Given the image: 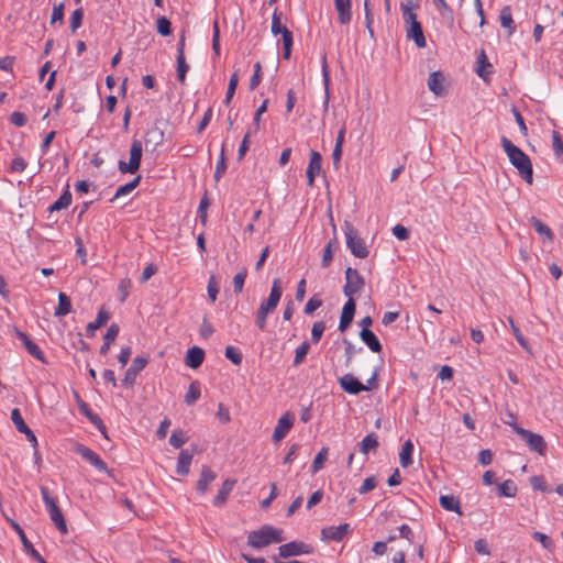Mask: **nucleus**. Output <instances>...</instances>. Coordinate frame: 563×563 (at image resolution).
<instances>
[{
  "instance_id": "obj_60",
  "label": "nucleus",
  "mask_w": 563,
  "mask_h": 563,
  "mask_svg": "<svg viewBox=\"0 0 563 563\" xmlns=\"http://www.w3.org/2000/svg\"><path fill=\"white\" fill-rule=\"evenodd\" d=\"M324 330L325 324L323 322H314L311 329V341L313 343H318L321 340Z\"/></svg>"
},
{
  "instance_id": "obj_52",
  "label": "nucleus",
  "mask_w": 563,
  "mask_h": 563,
  "mask_svg": "<svg viewBox=\"0 0 563 563\" xmlns=\"http://www.w3.org/2000/svg\"><path fill=\"white\" fill-rule=\"evenodd\" d=\"M225 170H227V162H225V154H224V145H222L220 157L217 162L216 170H214L216 180H219L223 176Z\"/></svg>"
},
{
  "instance_id": "obj_28",
  "label": "nucleus",
  "mask_w": 563,
  "mask_h": 563,
  "mask_svg": "<svg viewBox=\"0 0 563 563\" xmlns=\"http://www.w3.org/2000/svg\"><path fill=\"white\" fill-rule=\"evenodd\" d=\"M444 76L441 71H433L428 78V88L437 96L444 93L443 87Z\"/></svg>"
},
{
  "instance_id": "obj_29",
  "label": "nucleus",
  "mask_w": 563,
  "mask_h": 563,
  "mask_svg": "<svg viewBox=\"0 0 563 563\" xmlns=\"http://www.w3.org/2000/svg\"><path fill=\"white\" fill-rule=\"evenodd\" d=\"M110 319V314L104 309H100L97 319L93 322L88 323L86 328V333L88 336H93L96 333V330L107 324V322Z\"/></svg>"
},
{
  "instance_id": "obj_47",
  "label": "nucleus",
  "mask_w": 563,
  "mask_h": 563,
  "mask_svg": "<svg viewBox=\"0 0 563 563\" xmlns=\"http://www.w3.org/2000/svg\"><path fill=\"white\" fill-rule=\"evenodd\" d=\"M309 349H310V344L307 341H305L300 345H298V347L296 349V352H295L294 366H298L305 361V358L309 352Z\"/></svg>"
},
{
  "instance_id": "obj_40",
  "label": "nucleus",
  "mask_w": 563,
  "mask_h": 563,
  "mask_svg": "<svg viewBox=\"0 0 563 563\" xmlns=\"http://www.w3.org/2000/svg\"><path fill=\"white\" fill-rule=\"evenodd\" d=\"M200 395V384L198 380H195L189 385L188 391L185 395V402L191 406L199 399Z\"/></svg>"
},
{
  "instance_id": "obj_15",
  "label": "nucleus",
  "mask_w": 563,
  "mask_h": 563,
  "mask_svg": "<svg viewBox=\"0 0 563 563\" xmlns=\"http://www.w3.org/2000/svg\"><path fill=\"white\" fill-rule=\"evenodd\" d=\"M76 452L86 461H88L91 465H93L100 472H109V468L106 462L91 449L79 444L76 449Z\"/></svg>"
},
{
  "instance_id": "obj_48",
  "label": "nucleus",
  "mask_w": 563,
  "mask_h": 563,
  "mask_svg": "<svg viewBox=\"0 0 563 563\" xmlns=\"http://www.w3.org/2000/svg\"><path fill=\"white\" fill-rule=\"evenodd\" d=\"M163 132L157 128L151 129L146 132L145 144L154 143V146H158L163 142Z\"/></svg>"
},
{
  "instance_id": "obj_58",
  "label": "nucleus",
  "mask_w": 563,
  "mask_h": 563,
  "mask_svg": "<svg viewBox=\"0 0 563 563\" xmlns=\"http://www.w3.org/2000/svg\"><path fill=\"white\" fill-rule=\"evenodd\" d=\"M552 148L558 157L563 155V141L561 134L558 131L552 132Z\"/></svg>"
},
{
  "instance_id": "obj_53",
  "label": "nucleus",
  "mask_w": 563,
  "mask_h": 563,
  "mask_svg": "<svg viewBox=\"0 0 563 563\" xmlns=\"http://www.w3.org/2000/svg\"><path fill=\"white\" fill-rule=\"evenodd\" d=\"M292 43H294L292 33L290 31H286L284 33V40H283V57L285 59L290 58Z\"/></svg>"
},
{
  "instance_id": "obj_5",
  "label": "nucleus",
  "mask_w": 563,
  "mask_h": 563,
  "mask_svg": "<svg viewBox=\"0 0 563 563\" xmlns=\"http://www.w3.org/2000/svg\"><path fill=\"white\" fill-rule=\"evenodd\" d=\"M343 230L346 239V246L351 253L355 257L366 258L369 254L368 249L365 245L364 240L358 236L357 230L353 227V224L345 221Z\"/></svg>"
},
{
  "instance_id": "obj_30",
  "label": "nucleus",
  "mask_w": 563,
  "mask_h": 563,
  "mask_svg": "<svg viewBox=\"0 0 563 563\" xmlns=\"http://www.w3.org/2000/svg\"><path fill=\"white\" fill-rule=\"evenodd\" d=\"M439 503L443 509L462 515L460 500L455 496L441 495L439 498Z\"/></svg>"
},
{
  "instance_id": "obj_27",
  "label": "nucleus",
  "mask_w": 563,
  "mask_h": 563,
  "mask_svg": "<svg viewBox=\"0 0 563 563\" xmlns=\"http://www.w3.org/2000/svg\"><path fill=\"white\" fill-rule=\"evenodd\" d=\"M194 454L188 450H181L178 455L176 472L178 475L185 476L189 473Z\"/></svg>"
},
{
  "instance_id": "obj_54",
  "label": "nucleus",
  "mask_w": 563,
  "mask_h": 563,
  "mask_svg": "<svg viewBox=\"0 0 563 563\" xmlns=\"http://www.w3.org/2000/svg\"><path fill=\"white\" fill-rule=\"evenodd\" d=\"M530 484L533 489L540 490L543 493H549L551 489L547 482L544 481L543 476L534 475L530 478Z\"/></svg>"
},
{
  "instance_id": "obj_16",
  "label": "nucleus",
  "mask_w": 563,
  "mask_h": 563,
  "mask_svg": "<svg viewBox=\"0 0 563 563\" xmlns=\"http://www.w3.org/2000/svg\"><path fill=\"white\" fill-rule=\"evenodd\" d=\"M340 387L347 394L358 395L365 391L364 384L361 383L353 374H345L339 378Z\"/></svg>"
},
{
  "instance_id": "obj_6",
  "label": "nucleus",
  "mask_w": 563,
  "mask_h": 563,
  "mask_svg": "<svg viewBox=\"0 0 563 563\" xmlns=\"http://www.w3.org/2000/svg\"><path fill=\"white\" fill-rule=\"evenodd\" d=\"M143 154V145L142 141L139 139H134L131 143L130 147V159L128 163L124 161H119L118 168L122 174H135L141 166Z\"/></svg>"
},
{
  "instance_id": "obj_4",
  "label": "nucleus",
  "mask_w": 563,
  "mask_h": 563,
  "mask_svg": "<svg viewBox=\"0 0 563 563\" xmlns=\"http://www.w3.org/2000/svg\"><path fill=\"white\" fill-rule=\"evenodd\" d=\"M40 490L52 522L60 533L67 534L68 529L66 520L60 508L57 506L56 499L51 495L47 487L41 486Z\"/></svg>"
},
{
  "instance_id": "obj_3",
  "label": "nucleus",
  "mask_w": 563,
  "mask_h": 563,
  "mask_svg": "<svg viewBox=\"0 0 563 563\" xmlns=\"http://www.w3.org/2000/svg\"><path fill=\"white\" fill-rule=\"evenodd\" d=\"M400 10L402 19L406 25V36L408 40H412L419 48L427 46V41L423 34L422 25L417 19V14L413 12L409 3H401Z\"/></svg>"
},
{
  "instance_id": "obj_57",
  "label": "nucleus",
  "mask_w": 563,
  "mask_h": 563,
  "mask_svg": "<svg viewBox=\"0 0 563 563\" xmlns=\"http://www.w3.org/2000/svg\"><path fill=\"white\" fill-rule=\"evenodd\" d=\"M246 276L247 271L244 268L233 277V286L235 294H240L243 290Z\"/></svg>"
},
{
  "instance_id": "obj_56",
  "label": "nucleus",
  "mask_w": 563,
  "mask_h": 563,
  "mask_svg": "<svg viewBox=\"0 0 563 563\" xmlns=\"http://www.w3.org/2000/svg\"><path fill=\"white\" fill-rule=\"evenodd\" d=\"M207 290L209 299L211 300V302H214L219 294V283L213 275L208 280Z\"/></svg>"
},
{
  "instance_id": "obj_23",
  "label": "nucleus",
  "mask_w": 563,
  "mask_h": 563,
  "mask_svg": "<svg viewBox=\"0 0 563 563\" xmlns=\"http://www.w3.org/2000/svg\"><path fill=\"white\" fill-rule=\"evenodd\" d=\"M217 477L216 472H213L208 466H202L200 477L197 483V492L200 494H206L208 490L209 484H211Z\"/></svg>"
},
{
  "instance_id": "obj_32",
  "label": "nucleus",
  "mask_w": 563,
  "mask_h": 563,
  "mask_svg": "<svg viewBox=\"0 0 563 563\" xmlns=\"http://www.w3.org/2000/svg\"><path fill=\"white\" fill-rule=\"evenodd\" d=\"M499 20L501 26L508 29V33L511 35L516 30V24L514 22L511 9L509 5H506L501 9Z\"/></svg>"
},
{
  "instance_id": "obj_19",
  "label": "nucleus",
  "mask_w": 563,
  "mask_h": 563,
  "mask_svg": "<svg viewBox=\"0 0 563 563\" xmlns=\"http://www.w3.org/2000/svg\"><path fill=\"white\" fill-rule=\"evenodd\" d=\"M12 528L16 531L19 534L21 542L24 547V550L37 562L45 563L43 556L34 549L31 541L26 538L24 530L21 528V526L14 521L11 522Z\"/></svg>"
},
{
  "instance_id": "obj_7",
  "label": "nucleus",
  "mask_w": 563,
  "mask_h": 563,
  "mask_svg": "<svg viewBox=\"0 0 563 563\" xmlns=\"http://www.w3.org/2000/svg\"><path fill=\"white\" fill-rule=\"evenodd\" d=\"M364 285L365 280L358 271L347 267L345 271V285L343 287L344 295L349 298H353L354 295L363 289Z\"/></svg>"
},
{
  "instance_id": "obj_10",
  "label": "nucleus",
  "mask_w": 563,
  "mask_h": 563,
  "mask_svg": "<svg viewBox=\"0 0 563 563\" xmlns=\"http://www.w3.org/2000/svg\"><path fill=\"white\" fill-rule=\"evenodd\" d=\"M351 531L349 523H342L340 526H330L321 530V539L323 541H342L346 534Z\"/></svg>"
},
{
  "instance_id": "obj_8",
  "label": "nucleus",
  "mask_w": 563,
  "mask_h": 563,
  "mask_svg": "<svg viewBox=\"0 0 563 563\" xmlns=\"http://www.w3.org/2000/svg\"><path fill=\"white\" fill-rule=\"evenodd\" d=\"M514 430L517 434H519L523 440H526L527 444L529 445L530 450L538 452L539 454L543 455L547 450V444L544 439L537 433H533L529 430H526L521 427L515 426Z\"/></svg>"
},
{
  "instance_id": "obj_59",
  "label": "nucleus",
  "mask_w": 563,
  "mask_h": 563,
  "mask_svg": "<svg viewBox=\"0 0 563 563\" xmlns=\"http://www.w3.org/2000/svg\"><path fill=\"white\" fill-rule=\"evenodd\" d=\"M82 18H84L82 8H78L73 12V14L70 16V29L73 32H75L77 29L80 27V25L82 23Z\"/></svg>"
},
{
  "instance_id": "obj_31",
  "label": "nucleus",
  "mask_w": 563,
  "mask_h": 563,
  "mask_svg": "<svg viewBox=\"0 0 563 563\" xmlns=\"http://www.w3.org/2000/svg\"><path fill=\"white\" fill-rule=\"evenodd\" d=\"M413 443L410 440H407L399 453V462L402 467H408L412 464V453H413Z\"/></svg>"
},
{
  "instance_id": "obj_34",
  "label": "nucleus",
  "mask_w": 563,
  "mask_h": 563,
  "mask_svg": "<svg viewBox=\"0 0 563 563\" xmlns=\"http://www.w3.org/2000/svg\"><path fill=\"white\" fill-rule=\"evenodd\" d=\"M274 310L272 308H268L267 306H265L264 302H262L260 305V308L256 312V318H255V323L257 325V328L261 330V331H265L266 330V325H267V316L269 313H272Z\"/></svg>"
},
{
  "instance_id": "obj_55",
  "label": "nucleus",
  "mask_w": 563,
  "mask_h": 563,
  "mask_svg": "<svg viewBox=\"0 0 563 563\" xmlns=\"http://www.w3.org/2000/svg\"><path fill=\"white\" fill-rule=\"evenodd\" d=\"M322 299L318 295H313L305 306V313L312 314L317 309L322 306Z\"/></svg>"
},
{
  "instance_id": "obj_22",
  "label": "nucleus",
  "mask_w": 563,
  "mask_h": 563,
  "mask_svg": "<svg viewBox=\"0 0 563 563\" xmlns=\"http://www.w3.org/2000/svg\"><path fill=\"white\" fill-rule=\"evenodd\" d=\"M205 360V351L201 347L192 346L187 351L185 364L190 368H198Z\"/></svg>"
},
{
  "instance_id": "obj_18",
  "label": "nucleus",
  "mask_w": 563,
  "mask_h": 563,
  "mask_svg": "<svg viewBox=\"0 0 563 563\" xmlns=\"http://www.w3.org/2000/svg\"><path fill=\"white\" fill-rule=\"evenodd\" d=\"M79 410L101 432V434L104 438H108L107 427L104 426L101 418L90 409V407L87 402L80 400L79 401Z\"/></svg>"
},
{
  "instance_id": "obj_38",
  "label": "nucleus",
  "mask_w": 563,
  "mask_h": 563,
  "mask_svg": "<svg viewBox=\"0 0 563 563\" xmlns=\"http://www.w3.org/2000/svg\"><path fill=\"white\" fill-rule=\"evenodd\" d=\"M517 486L514 481L506 479L497 485L498 495L501 497H515L517 494Z\"/></svg>"
},
{
  "instance_id": "obj_37",
  "label": "nucleus",
  "mask_w": 563,
  "mask_h": 563,
  "mask_svg": "<svg viewBox=\"0 0 563 563\" xmlns=\"http://www.w3.org/2000/svg\"><path fill=\"white\" fill-rule=\"evenodd\" d=\"M141 178H142V176L137 175L134 179H132L128 184H125L123 186H120L117 189V191H115L113 198L111 199V201H114L115 199L132 192L139 186V184L141 181Z\"/></svg>"
},
{
  "instance_id": "obj_36",
  "label": "nucleus",
  "mask_w": 563,
  "mask_h": 563,
  "mask_svg": "<svg viewBox=\"0 0 563 563\" xmlns=\"http://www.w3.org/2000/svg\"><path fill=\"white\" fill-rule=\"evenodd\" d=\"M531 224L533 225L534 230L542 235L548 241L552 242L554 240V234L550 227H548L545 223H543L541 220H539L536 217L531 218Z\"/></svg>"
},
{
  "instance_id": "obj_63",
  "label": "nucleus",
  "mask_w": 563,
  "mask_h": 563,
  "mask_svg": "<svg viewBox=\"0 0 563 563\" xmlns=\"http://www.w3.org/2000/svg\"><path fill=\"white\" fill-rule=\"evenodd\" d=\"M27 166L26 161L22 156H15L10 166V170L13 173H23Z\"/></svg>"
},
{
  "instance_id": "obj_26",
  "label": "nucleus",
  "mask_w": 563,
  "mask_h": 563,
  "mask_svg": "<svg viewBox=\"0 0 563 563\" xmlns=\"http://www.w3.org/2000/svg\"><path fill=\"white\" fill-rule=\"evenodd\" d=\"M351 0H334L335 10L338 11L341 24H347L351 22Z\"/></svg>"
},
{
  "instance_id": "obj_46",
  "label": "nucleus",
  "mask_w": 563,
  "mask_h": 563,
  "mask_svg": "<svg viewBox=\"0 0 563 563\" xmlns=\"http://www.w3.org/2000/svg\"><path fill=\"white\" fill-rule=\"evenodd\" d=\"M187 440L188 438L186 437L185 432L180 429H177L172 432L169 443L175 449H179L187 442Z\"/></svg>"
},
{
  "instance_id": "obj_13",
  "label": "nucleus",
  "mask_w": 563,
  "mask_h": 563,
  "mask_svg": "<svg viewBox=\"0 0 563 563\" xmlns=\"http://www.w3.org/2000/svg\"><path fill=\"white\" fill-rule=\"evenodd\" d=\"M295 421V416L291 412H285L279 419L273 433V440L280 442L290 431Z\"/></svg>"
},
{
  "instance_id": "obj_21",
  "label": "nucleus",
  "mask_w": 563,
  "mask_h": 563,
  "mask_svg": "<svg viewBox=\"0 0 563 563\" xmlns=\"http://www.w3.org/2000/svg\"><path fill=\"white\" fill-rule=\"evenodd\" d=\"M476 64V73L478 77L483 78L484 80H486L488 76H490L494 73V67L489 63L484 49L479 52Z\"/></svg>"
},
{
  "instance_id": "obj_9",
  "label": "nucleus",
  "mask_w": 563,
  "mask_h": 563,
  "mask_svg": "<svg viewBox=\"0 0 563 563\" xmlns=\"http://www.w3.org/2000/svg\"><path fill=\"white\" fill-rule=\"evenodd\" d=\"M312 550L311 545L301 541H291L278 548L279 556L284 559L301 554H310Z\"/></svg>"
},
{
  "instance_id": "obj_44",
  "label": "nucleus",
  "mask_w": 563,
  "mask_h": 563,
  "mask_svg": "<svg viewBox=\"0 0 563 563\" xmlns=\"http://www.w3.org/2000/svg\"><path fill=\"white\" fill-rule=\"evenodd\" d=\"M177 79L184 84L186 80V75L189 70V65L186 63L185 55L177 54Z\"/></svg>"
},
{
  "instance_id": "obj_14",
  "label": "nucleus",
  "mask_w": 563,
  "mask_h": 563,
  "mask_svg": "<svg viewBox=\"0 0 563 563\" xmlns=\"http://www.w3.org/2000/svg\"><path fill=\"white\" fill-rule=\"evenodd\" d=\"M322 170V156L319 152L311 150L310 151V161L306 170V176L308 180V186L312 187L314 184V179L318 175H320Z\"/></svg>"
},
{
  "instance_id": "obj_1",
  "label": "nucleus",
  "mask_w": 563,
  "mask_h": 563,
  "mask_svg": "<svg viewBox=\"0 0 563 563\" xmlns=\"http://www.w3.org/2000/svg\"><path fill=\"white\" fill-rule=\"evenodd\" d=\"M501 146L510 163L518 169L519 175L528 184H532L533 169L529 156L516 146L508 137H501Z\"/></svg>"
},
{
  "instance_id": "obj_12",
  "label": "nucleus",
  "mask_w": 563,
  "mask_h": 563,
  "mask_svg": "<svg viewBox=\"0 0 563 563\" xmlns=\"http://www.w3.org/2000/svg\"><path fill=\"white\" fill-rule=\"evenodd\" d=\"M15 335L21 341V343L24 345L26 351L35 357L37 361L42 362L43 364H47V360L45 357V354L40 349V346L31 340V338L24 333L23 331L15 329Z\"/></svg>"
},
{
  "instance_id": "obj_41",
  "label": "nucleus",
  "mask_w": 563,
  "mask_h": 563,
  "mask_svg": "<svg viewBox=\"0 0 563 563\" xmlns=\"http://www.w3.org/2000/svg\"><path fill=\"white\" fill-rule=\"evenodd\" d=\"M289 31L285 25L282 24V13L274 11L272 16V33L274 35L282 34V40H284V33Z\"/></svg>"
},
{
  "instance_id": "obj_25",
  "label": "nucleus",
  "mask_w": 563,
  "mask_h": 563,
  "mask_svg": "<svg viewBox=\"0 0 563 563\" xmlns=\"http://www.w3.org/2000/svg\"><path fill=\"white\" fill-rule=\"evenodd\" d=\"M361 340L368 346L372 352L379 353L383 349L378 338L369 329H362L360 332Z\"/></svg>"
},
{
  "instance_id": "obj_20",
  "label": "nucleus",
  "mask_w": 563,
  "mask_h": 563,
  "mask_svg": "<svg viewBox=\"0 0 563 563\" xmlns=\"http://www.w3.org/2000/svg\"><path fill=\"white\" fill-rule=\"evenodd\" d=\"M282 295H283L282 280L279 278H275L273 280V285H272V288H271L269 296L263 302L268 308H272L273 310H275L277 308V306H278V302H279V300L282 298Z\"/></svg>"
},
{
  "instance_id": "obj_39",
  "label": "nucleus",
  "mask_w": 563,
  "mask_h": 563,
  "mask_svg": "<svg viewBox=\"0 0 563 563\" xmlns=\"http://www.w3.org/2000/svg\"><path fill=\"white\" fill-rule=\"evenodd\" d=\"M360 451L363 454H368L369 451L375 450L378 446V440L377 435L372 432L367 434L361 442H360Z\"/></svg>"
},
{
  "instance_id": "obj_45",
  "label": "nucleus",
  "mask_w": 563,
  "mask_h": 563,
  "mask_svg": "<svg viewBox=\"0 0 563 563\" xmlns=\"http://www.w3.org/2000/svg\"><path fill=\"white\" fill-rule=\"evenodd\" d=\"M238 84H239V74H238V71H235L231 75L230 80H229L228 90H227L225 99H224V103L227 106L230 104V102L235 93Z\"/></svg>"
},
{
  "instance_id": "obj_17",
  "label": "nucleus",
  "mask_w": 563,
  "mask_h": 563,
  "mask_svg": "<svg viewBox=\"0 0 563 563\" xmlns=\"http://www.w3.org/2000/svg\"><path fill=\"white\" fill-rule=\"evenodd\" d=\"M356 303L354 298H349L344 303L341 312L339 330L344 332L351 325L354 314H355Z\"/></svg>"
},
{
  "instance_id": "obj_49",
  "label": "nucleus",
  "mask_w": 563,
  "mask_h": 563,
  "mask_svg": "<svg viewBox=\"0 0 563 563\" xmlns=\"http://www.w3.org/2000/svg\"><path fill=\"white\" fill-rule=\"evenodd\" d=\"M225 357L229 358L234 365H240L242 363L243 356L241 351L232 345L225 347Z\"/></svg>"
},
{
  "instance_id": "obj_24",
  "label": "nucleus",
  "mask_w": 563,
  "mask_h": 563,
  "mask_svg": "<svg viewBox=\"0 0 563 563\" xmlns=\"http://www.w3.org/2000/svg\"><path fill=\"white\" fill-rule=\"evenodd\" d=\"M235 483H236L235 479H229V478L222 483V486H221L219 493L213 498V505L216 507H222L227 503L228 497L231 494V492L233 490Z\"/></svg>"
},
{
  "instance_id": "obj_64",
  "label": "nucleus",
  "mask_w": 563,
  "mask_h": 563,
  "mask_svg": "<svg viewBox=\"0 0 563 563\" xmlns=\"http://www.w3.org/2000/svg\"><path fill=\"white\" fill-rule=\"evenodd\" d=\"M532 538L539 541L542 544V547L547 550H551L553 548V541L551 540V538L542 532H533Z\"/></svg>"
},
{
  "instance_id": "obj_35",
  "label": "nucleus",
  "mask_w": 563,
  "mask_h": 563,
  "mask_svg": "<svg viewBox=\"0 0 563 563\" xmlns=\"http://www.w3.org/2000/svg\"><path fill=\"white\" fill-rule=\"evenodd\" d=\"M71 203V194L67 189L65 190L62 196L48 207L49 212L60 211L63 209H66Z\"/></svg>"
},
{
  "instance_id": "obj_51",
  "label": "nucleus",
  "mask_w": 563,
  "mask_h": 563,
  "mask_svg": "<svg viewBox=\"0 0 563 563\" xmlns=\"http://www.w3.org/2000/svg\"><path fill=\"white\" fill-rule=\"evenodd\" d=\"M157 32L162 36H168L172 33V23L166 16H159L156 21Z\"/></svg>"
},
{
  "instance_id": "obj_43",
  "label": "nucleus",
  "mask_w": 563,
  "mask_h": 563,
  "mask_svg": "<svg viewBox=\"0 0 563 563\" xmlns=\"http://www.w3.org/2000/svg\"><path fill=\"white\" fill-rule=\"evenodd\" d=\"M328 459V448H322L318 454L316 455L312 465H311V473L317 474L319 471H321L324 466V462Z\"/></svg>"
},
{
  "instance_id": "obj_62",
  "label": "nucleus",
  "mask_w": 563,
  "mask_h": 563,
  "mask_svg": "<svg viewBox=\"0 0 563 563\" xmlns=\"http://www.w3.org/2000/svg\"><path fill=\"white\" fill-rule=\"evenodd\" d=\"M508 321L511 325V329H512V333L517 340V342L523 347V349H528V342L527 340L525 339L523 334L521 333V331L519 330V328L515 324V321L511 317L508 318Z\"/></svg>"
},
{
  "instance_id": "obj_42",
  "label": "nucleus",
  "mask_w": 563,
  "mask_h": 563,
  "mask_svg": "<svg viewBox=\"0 0 563 563\" xmlns=\"http://www.w3.org/2000/svg\"><path fill=\"white\" fill-rule=\"evenodd\" d=\"M322 79L325 90L324 106L327 107L330 99V73L325 55L322 56Z\"/></svg>"
},
{
  "instance_id": "obj_50",
  "label": "nucleus",
  "mask_w": 563,
  "mask_h": 563,
  "mask_svg": "<svg viewBox=\"0 0 563 563\" xmlns=\"http://www.w3.org/2000/svg\"><path fill=\"white\" fill-rule=\"evenodd\" d=\"M343 342H344V346H345L344 351H345V357H346L345 365L349 366L353 356L356 353L363 352V347H355V345L346 339H344Z\"/></svg>"
},
{
  "instance_id": "obj_2",
  "label": "nucleus",
  "mask_w": 563,
  "mask_h": 563,
  "mask_svg": "<svg viewBox=\"0 0 563 563\" xmlns=\"http://www.w3.org/2000/svg\"><path fill=\"white\" fill-rule=\"evenodd\" d=\"M284 540L283 530L271 525H264L258 530L251 531L247 536V544L254 549H263Z\"/></svg>"
},
{
  "instance_id": "obj_11",
  "label": "nucleus",
  "mask_w": 563,
  "mask_h": 563,
  "mask_svg": "<svg viewBox=\"0 0 563 563\" xmlns=\"http://www.w3.org/2000/svg\"><path fill=\"white\" fill-rule=\"evenodd\" d=\"M148 363V358L145 356H136L131 366L126 369L122 384L131 386L135 383L137 375L145 368Z\"/></svg>"
},
{
  "instance_id": "obj_61",
  "label": "nucleus",
  "mask_w": 563,
  "mask_h": 563,
  "mask_svg": "<svg viewBox=\"0 0 563 563\" xmlns=\"http://www.w3.org/2000/svg\"><path fill=\"white\" fill-rule=\"evenodd\" d=\"M261 70H262L261 63L260 62L255 63V65H254V74H253V76L250 79V89L251 90H254L261 84V81H262V73H261Z\"/></svg>"
},
{
  "instance_id": "obj_33",
  "label": "nucleus",
  "mask_w": 563,
  "mask_h": 563,
  "mask_svg": "<svg viewBox=\"0 0 563 563\" xmlns=\"http://www.w3.org/2000/svg\"><path fill=\"white\" fill-rule=\"evenodd\" d=\"M71 311L70 298L65 292L58 295V306L54 312L55 317H63Z\"/></svg>"
}]
</instances>
